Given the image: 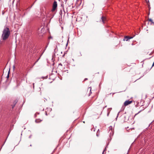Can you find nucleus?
<instances>
[{"instance_id":"nucleus-22","label":"nucleus","mask_w":154,"mask_h":154,"mask_svg":"<svg viewBox=\"0 0 154 154\" xmlns=\"http://www.w3.org/2000/svg\"><path fill=\"white\" fill-rule=\"evenodd\" d=\"M141 111V110H140V111L139 112H138L136 114H138V113H140Z\"/></svg>"},{"instance_id":"nucleus-31","label":"nucleus","mask_w":154,"mask_h":154,"mask_svg":"<svg viewBox=\"0 0 154 154\" xmlns=\"http://www.w3.org/2000/svg\"><path fill=\"white\" fill-rule=\"evenodd\" d=\"M58 47H57V48Z\"/></svg>"},{"instance_id":"nucleus-15","label":"nucleus","mask_w":154,"mask_h":154,"mask_svg":"<svg viewBox=\"0 0 154 154\" xmlns=\"http://www.w3.org/2000/svg\"><path fill=\"white\" fill-rule=\"evenodd\" d=\"M67 52V51H65L64 52V54L63 55V57L65 55V54H66Z\"/></svg>"},{"instance_id":"nucleus-9","label":"nucleus","mask_w":154,"mask_h":154,"mask_svg":"<svg viewBox=\"0 0 154 154\" xmlns=\"http://www.w3.org/2000/svg\"><path fill=\"white\" fill-rule=\"evenodd\" d=\"M45 51V50L40 55V56L39 57V58L37 59V60L35 62V63L34 64V65L38 61V60H39V59H40L41 57V56H42V55L43 53H44V51Z\"/></svg>"},{"instance_id":"nucleus-25","label":"nucleus","mask_w":154,"mask_h":154,"mask_svg":"<svg viewBox=\"0 0 154 154\" xmlns=\"http://www.w3.org/2000/svg\"><path fill=\"white\" fill-rule=\"evenodd\" d=\"M34 3H34H34H33V4H32V6L34 5Z\"/></svg>"},{"instance_id":"nucleus-28","label":"nucleus","mask_w":154,"mask_h":154,"mask_svg":"<svg viewBox=\"0 0 154 154\" xmlns=\"http://www.w3.org/2000/svg\"><path fill=\"white\" fill-rule=\"evenodd\" d=\"M37 0H35V2H34V3H35L37 1Z\"/></svg>"},{"instance_id":"nucleus-5","label":"nucleus","mask_w":154,"mask_h":154,"mask_svg":"<svg viewBox=\"0 0 154 154\" xmlns=\"http://www.w3.org/2000/svg\"><path fill=\"white\" fill-rule=\"evenodd\" d=\"M134 37V36H125L123 39V41H129V40L131 39L132 38Z\"/></svg>"},{"instance_id":"nucleus-6","label":"nucleus","mask_w":154,"mask_h":154,"mask_svg":"<svg viewBox=\"0 0 154 154\" xmlns=\"http://www.w3.org/2000/svg\"><path fill=\"white\" fill-rule=\"evenodd\" d=\"M132 102V101L131 100H126L124 103V105L125 106H127L129 104H130Z\"/></svg>"},{"instance_id":"nucleus-26","label":"nucleus","mask_w":154,"mask_h":154,"mask_svg":"<svg viewBox=\"0 0 154 154\" xmlns=\"http://www.w3.org/2000/svg\"><path fill=\"white\" fill-rule=\"evenodd\" d=\"M34 3H34H34H33V4H32V6L34 5Z\"/></svg>"},{"instance_id":"nucleus-13","label":"nucleus","mask_w":154,"mask_h":154,"mask_svg":"<svg viewBox=\"0 0 154 154\" xmlns=\"http://www.w3.org/2000/svg\"><path fill=\"white\" fill-rule=\"evenodd\" d=\"M124 109H125L124 107L123 106H122V108H121L120 111H122L123 110H124Z\"/></svg>"},{"instance_id":"nucleus-20","label":"nucleus","mask_w":154,"mask_h":154,"mask_svg":"<svg viewBox=\"0 0 154 154\" xmlns=\"http://www.w3.org/2000/svg\"><path fill=\"white\" fill-rule=\"evenodd\" d=\"M88 79L87 78H85V79H84V81H85L87 80Z\"/></svg>"},{"instance_id":"nucleus-2","label":"nucleus","mask_w":154,"mask_h":154,"mask_svg":"<svg viewBox=\"0 0 154 154\" xmlns=\"http://www.w3.org/2000/svg\"><path fill=\"white\" fill-rule=\"evenodd\" d=\"M109 137L111 140L112 139V137L113 135L114 134V132L113 130L112 127L111 126H110L109 128Z\"/></svg>"},{"instance_id":"nucleus-7","label":"nucleus","mask_w":154,"mask_h":154,"mask_svg":"<svg viewBox=\"0 0 154 154\" xmlns=\"http://www.w3.org/2000/svg\"><path fill=\"white\" fill-rule=\"evenodd\" d=\"M101 19L103 23H104L105 21L106 20V18H105V17L103 16H102L101 17Z\"/></svg>"},{"instance_id":"nucleus-24","label":"nucleus","mask_w":154,"mask_h":154,"mask_svg":"<svg viewBox=\"0 0 154 154\" xmlns=\"http://www.w3.org/2000/svg\"><path fill=\"white\" fill-rule=\"evenodd\" d=\"M45 115H46V116H47V115H48V114H47V112H46V113H45Z\"/></svg>"},{"instance_id":"nucleus-4","label":"nucleus","mask_w":154,"mask_h":154,"mask_svg":"<svg viewBox=\"0 0 154 154\" xmlns=\"http://www.w3.org/2000/svg\"><path fill=\"white\" fill-rule=\"evenodd\" d=\"M57 2L56 1H54L53 3V8L51 10L52 12H53L55 11L57 8Z\"/></svg>"},{"instance_id":"nucleus-8","label":"nucleus","mask_w":154,"mask_h":154,"mask_svg":"<svg viewBox=\"0 0 154 154\" xmlns=\"http://www.w3.org/2000/svg\"><path fill=\"white\" fill-rule=\"evenodd\" d=\"M42 121V120H41L40 119H37L35 120V122L36 123H39Z\"/></svg>"},{"instance_id":"nucleus-12","label":"nucleus","mask_w":154,"mask_h":154,"mask_svg":"<svg viewBox=\"0 0 154 154\" xmlns=\"http://www.w3.org/2000/svg\"><path fill=\"white\" fill-rule=\"evenodd\" d=\"M10 69H9V71H8V75H7V76L6 77L8 79L9 78V74H10Z\"/></svg>"},{"instance_id":"nucleus-14","label":"nucleus","mask_w":154,"mask_h":154,"mask_svg":"<svg viewBox=\"0 0 154 154\" xmlns=\"http://www.w3.org/2000/svg\"><path fill=\"white\" fill-rule=\"evenodd\" d=\"M119 112H120V111H119V112H118V114H117V116L116 118V120H117V118H118V116H119Z\"/></svg>"},{"instance_id":"nucleus-27","label":"nucleus","mask_w":154,"mask_h":154,"mask_svg":"<svg viewBox=\"0 0 154 154\" xmlns=\"http://www.w3.org/2000/svg\"><path fill=\"white\" fill-rule=\"evenodd\" d=\"M105 150L104 149L103 151V153L104 152V151Z\"/></svg>"},{"instance_id":"nucleus-1","label":"nucleus","mask_w":154,"mask_h":154,"mask_svg":"<svg viewBox=\"0 0 154 154\" xmlns=\"http://www.w3.org/2000/svg\"><path fill=\"white\" fill-rule=\"evenodd\" d=\"M10 31L9 28L8 27L4 28L2 35V39L5 40L7 39L10 35Z\"/></svg>"},{"instance_id":"nucleus-19","label":"nucleus","mask_w":154,"mask_h":154,"mask_svg":"<svg viewBox=\"0 0 154 154\" xmlns=\"http://www.w3.org/2000/svg\"><path fill=\"white\" fill-rule=\"evenodd\" d=\"M59 66L60 65V66H62V64L61 63H60L59 64Z\"/></svg>"},{"instance_id":"nucleus-17","label":"nucleus","mask_w":154,"mask_h":154,"mask_svg":"<svg viewBox=\"0 0 154 154\" xmlns=\"http://www.w3.org/2000/svg\"><path fill=\"white\" fill-rule=\"evenodd\" d=\"M69 38H68V41H67V43L66 44V46H67V45H68V42L69 41Z\"/></svg>"},{"instance_id":"nucleus-21","label":"nucleus","mask_w":154,"mask_h":154,"mask_svg":"<svg viewBox=\"0 0 154 154\" xmlns=\"http://www.w3.org/2000/svg\"><path fill=\"white\" fill-rule=\"evenodd\" d=\"M13 69H14V68H15V66H13Z\"/></svg>"},{"instance_id":"nucleus-11","label":"nucleus","mask_w":154,"mask_h":154,"mask_svg":"<svg viewBox=\"0 0 154 154\" xmlns=\"http://www.w3.org/2000/svg\"><path fill=\"white\" fill-rule=\"evenodd\" d=\"M17 101H15L14 102V104L12 106V108L13 109L14 108V107L15 104H16V103H17Z\"/></svg>"},{"instance_id":"nucleus-16","label":"nucleus","mask_w":154,"mask_h":154,"mask_svg":"<svg viewBox=\"0 0 154 154\" xmlns=\"http://www.w3.org/2000/svg\"><path fill=\"white\" fill-rule=\"evenodd\" d=\"M32 7V5H31V6L29 7V8H28L27 9H26V10H27L28 9H30Z\"/></svg>"},{"instance_id":"nucleus-30","label":"nucleus","mask_w":154,"mask_h":154,"mask_svg":"<svg viewBox=\"0 0 154 154\" xmlns=\"http://www.w3.org/2000/svg\"><path fill=\"white\" fill-rule=\"evenodd\" d=\"M30 146H32V145H31H31H30Z\"/></svg>"},{"instance_id":"nucleus-3","label":"nucleus","mask_w":154,"mask_h":154,"mask_svg":"<svg viewBox=\"0 0 154 154\" xmlns=\"http://www.w3.org/2000/svg\"><path fill=\"white\" fill-rule=\"evenodd\" d=\"M54 53L55 54L60 56H61V54H63V52L59 50H58V49H54Z\"/></svg>"},{"instance_id":"nucleus-29","label":"nucleus","mask_w":154,"mask_h":154,"mask_svg":"<svg viewBox=\"0 0 154 154\" xmlns=\"http://www.w3.org/2000/svg\"><path fill=\"white\" fill-rule=\"evenodd\" d=\"M90 91H91V89H90Z\"/></svg>"},{"instance_id":"nucleus-18","label":"nucleus","mask_w":154,"mask_h":154,"mask_svg":"<svg viewBox=\"0 0 154 154\" xmlns=\"http://www.w3.org/2000/svg\"><path fill=\"white\" fill-rule=\"evenodd\" d=\"M32 136V135H30L29 136V138H31V137Z\"/></svg>"},{"instance_id":"nucleus-10","label":"nucleus","mask_w":154,"mask_h":154,"mask_svg":"<svg viewBox=\"0 0 154 154\" xmlns=\"http://www.w3.org/2000/svg\"><path fill=\"white\" fill-rule=\"evenodd\" d=\"M148 20L150 22H151V24L152 25V24H153L154 23V22H153V21L150 18V19H148Z\"/></svg>"},{"instance_id":"nucleus-33","label":"nucleus","mask_w":154,"mask_h":154,"mask_svg":"<svg viewBox=\"0 0 154 154\" xmlns=\"http://www.w3.org/2000/svg\"><path fill=\"white\" fill-rule=\"evenodd\" d=\"M94 131H95V129H94Z\"/></svg>"},{"instance_id":"nucleus-23","label":"nucleus","mask_w":154,"mask_h":154,"mask_svg":"<svg viewBox=\"0 0 154 154\" xmlns=\"http://www.w3.org/2000/svg\"><path fill=\"white\" fill-rule=\"evenodd\" d=\"M34 84H34V83H33V87H34Z\"/></svg>"},{"instance_id":"nucleus-32","label":"nucleus","mask_w":154,"mask_h":154,"mask_svg":"<svg viewBox=\"0 0 154 154\" xmlns=\"http://www.w3.org/2000/svg\"><path fill=\"white\" fill-rule=\"evenodd\" d=\"M129 151V150H128V151ZM128 153V152L127 153V154Z\"/></svg>"}]
</instances>
